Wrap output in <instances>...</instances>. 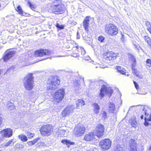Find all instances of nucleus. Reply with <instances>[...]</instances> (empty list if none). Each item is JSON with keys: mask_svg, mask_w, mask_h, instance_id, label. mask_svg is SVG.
<instances>
[{"mask_svg": "<svg viewBox=\"0 0 151 151\" xmlns=\"http://www.w3.org/2000/svg\"><path fill=\"white\" fill-rule=\"evenodd\" d=\"M65 9L64 5L59 0H56L51 4L48 9V11L50 12L58 14L63 13Z\"/></svg>", "mask_w": 151, "mask_h": 151, "instance_id": "obj_1", "label": "nucleus"}, {"mask_svg": "<svg viewBox=\"0 0 151 151\" xmlns=\"http://www.w3.org/2000/svg\"><path fill=\"white\" fill-rule=\"evenodd\" d=\"M34 77L32 73H29L24 78L23 80V86L27 90H32L33 88Z\"/></svg>", "mask_w": 151, "mask_h": 151, "instance_id": "obj_2", "label": "nucleus"}, {"mask_svg": "<svg viewBox=\"0 0 151 151\" xmlns=\"http://www.w3.org/2000/svg\"><path fill=\"white\" fill-rule=\"evenodd\" d=\"M48 85H49V89L54 90L57 88L60 85V81L55 76H52L49 77L47 81Z\"/></svg>", "mask_w": 151, "mask_h": 151, "instance_id": "obj_3", "label": "nucleus"}, {"mask_svg": "<svg viewBox=\"0 0 151 151\" xmlns=\"http://www.w3.org/2000/svg\"><path fill=\"white\" fill-rule=\"evenodd\" d=\"M118 31L117 28L112 24H108L105 27V32L110 35H116L118 33Z\"/></svg>", "mask_w": 151, "mask_h": 151, "instance_id": "obj_4", "label": "nucleus"}, {"mask_svg": "<svg viewBox=\"0 0 151 151\" xmlns=\"http://www.w3.org/2000/svg\"><path fill=\"white\" fill-rule=\"evenodd\" d=\"M53 130L52 126L48 124L42 126L40 130L42 135L49 136L52 133Z\"/></svg>", "mask_w": 151, "mask_h": 151, "instance_id": "obj_5", "label": "nucleus"}, {"mask_svg": "<svg viewBox=\"0 0 151 151\" xmlns=\"http://www.w3.org/2000/svg\"><path fill=\"white\" fill-rule=\"evenodd\" d=\"M113 91L111 88L109 87H107L105 85H103L100 89V92L99 95L101 99L104 96L105 93L108 96H111L113 93Z\"/></svg>", "mask_w": 151, "mask_h": 151, "instance_id": "obj_6", "label": "nucleus"}, {"mask_svg": "<svg viewBox=\"0 0 151 151\" xmlns=\"http://www.w3.org/2000/svg\"><path fill=\"white\" fill-rule=\"evenodd\" d=\"M100 146L103 150L109 149L111 145V141L109 139H106L101 141L99 143Z\"/></svg>", "mask_w": 151, "mask_h": 151, "instance_id": "obj_7", "label": "nucleus"}, {"mask_svg": "<svg viewBox=\"0 0 151 151\" xmlns=\"http://www.w3.org/2000/svg\"><path fill=\"white\" fill-rule=\"evenodd\" d=\"M53 54L54 52L52 51L43 49L38 50L35 52V55L37 57H42L45 55L49 56Z\"/></svg>", "mask_w": 151, "mask_h": 151, "instance_id": "obj_8", "label": "nucleus"}, {"mask_svg": "<svg viewBox=\"0 0 151 151\" xmlns=\"http://www.w3.org/2000/svg\"><path fill=\"white\" fill-rule=\"evenodd\" d=\"M85 131V128L83 125H78L74 128L73 132L75 135L79 137L82 135Z\"/></svg>", "mask_w": 151, "mask_h": 151, "instance_id": "obj_9", "label": "nucleus"}, {"mask_svg": "<svg viewBox=\"0 0 151 151\" xmlns=\"http://www.w3.org/2000/svg\"><path fill=\"white\" fill-rule=\"evenodd\" d=\"M65 94L64 90L63 88L60 89L56 91L54 96V99L56 100L58 102L61 101L63 99Z\"/></svg>", "mask_w": 151, "mask_h": 151, "instance_id": "obj_10", "label": "nucleus"}, {"mask_svg": "<svg viewBox=\"0 0 151 151\" xmlns=\"http://www.w3.org/2000/svg\"><path fill=\"white\" fill-rule=\"evenodd\" d=\"M104 55V58L108 61L114 60L116 58L117 56L116 54L111 51L105 52Z\"/></svg>", "mask_w": 151, "mask_h": 151, "instance_id": "obj_11", "label": "nucleus"}, {"mask_svg": "<svg viewBox=\"0 0 151 151\" xmlns=\"http://www.w3.org/2000/svg\"><path fill=\"white\" fill-rule=\"evenodd\" d=\"M12 130L10 128L5 129L1 131L2 137L0 138V142L2 141L3 137H9L12 135Z\"/></svg>", "mask_w": 151, "mask_h": 151, "instance_id": "obj_12", "label": "nucleus"}, {"mask_svg": "<svg viewBox=\"0 0 151 151\" xmlns=\"http://www.w3.org/2000/svg\"><path fill=\"white\" fill-rule=\"evenodd\" d=\"M142 110L143 111H144L145 116V122L144 123V124L145 126H147L149 125V123L148 121L149 122L151 121V113L149 114L147 112L149 111H150V110L149 109L147 108V107H144L142 108Z\"/></svg>", "mask_w": 151, "mask_h": 151, "instance_id": "obj_13", "label": "nucleus"}, {"mask_svg": "<svg viewBox=\"0 0 151 151\" xmlns=\"http://www.w3.org/2000/svg\"><path fill=\"white\" fill-rule=\"evenodd\" d=\"M75 107L73 105L69 106H67L62 112V115L63 117H65L69 115L70 114L73 112Z\"/></svg>", "mask_w": 151, "mask_h": 151, "instance_id": "obj_14", "label": "nucleus"}, {"mask_svg": "<svg viewBox=\"0 0 151 151\" xmlns=\"http://www.w3.org/2000/svg\"><path fill=\"white\" fill-rule=\"evenodd\" d=\"M104 128L103 125L99 124H98L96 127V134L98 137L103 136L104 132Z\"/></svg>", "mask_w": 151, "mask_h": 151, "instance_id": "obj_15", "label": "nucleus"}, {"mask_svg": "<svg viewBox=\"0 0 151 151\" xmlns=\"http://www.w3.org/2000/svg\"><path fill=\"white\" fill-rule=\"evenodd\" d=\"M15 53V51L11 49L6 50L5 52V55L3 57L4 61L6 62Z\"/></svg>", "mask_w": 151, "mask_h": 151, "instance_id": "obj_16", "label": "nucleus"}, {"mask_svg": "<svg viewBox=\"0 0 151 151\" xmlns=\"http://www.w3.org/2000/svg\"><path fill=\"white\" fill-rule=\"evenodd\" d=\"M109 107V111L111 113H115L117 112L116 110L115 105L114 104L111 102L109 101L108 104Z\"/></svg>", "mask_w": 151, "mask_h": 151, "instance_id": "obj_17", "label": "nucleus"}, {"mask_svg": "<svg viewBox=\"0 0 151 151\" xmlns=\"http://www.w3.org/2000/svg\"><path fill=\"white\" fill-rule=\"evenodd\" d=\"M89 22V17H86L84 19L83 22V25L85 30L88 32V31Z\"/></svg>", "mask_w": 151, "mask_h": 151, "instance_id": "obj_18", "label": "nucleus"}, {"mask_svg": "<svg viewBox=\"0 0 151 151\" xmlns=\"http://www.w3.org/2000/svg\"><path fill=\"white\" fill-rule=\"evenodd\" d=\"M94 137V133L92 132L86 134L84 137V139L86 141H90L93 140Z\"/></svg>", "mask_w": 151, "mask_h": 151, "instance_id": "obj_19", "label": "nucleus"}, {"mask_svg": "<svg viewBox=\"0 0 151 151\" xmlns=\"http://www.w3.org/2000/svg\"><path fill=\"white\" fill-rule=\"evenodd\" d=\"M18 12V13L22 16H26L28 14L24 12L22 9L21 7L19 5L15 9Z\"/></svg>", "mask_w": 151, "mask_h": 151, "instance_id": "obj_20", "label": "nucleus"}, {"mask_svg": "<svg viewBox=\"0 0 151 151\" xmlns=\"http://www.w3.org/2000/svg\"><path fill=\"white\" fill-rule=\"evenodd\" d=\"M131 125L132 127L136 128L137 126V122L135 117L133 116L131 118Z\"/></svg>", "mask_w": 151, "mask_h": 151, "instance_id": "obj_21", "label": "nucleus"}, {"mask_svg": "<svg viewBox=\"0 0 151 151\" xmlns=\"http://www.w3.org/2000/svg\"><path fill=\"white\" fill-rule=\"evenodd\" d=\"M116 69L117 70V71L122 74H125V75L128 76V74H126V73L125 72V69L122 67L119 66H116Z\"/></svg>", "mask_w": 151, "mask_h": 151, "instance_id": "obj_22", "label": "nucleus"}, {"mask_svg": "<svg viewBox=\"0 0 151 151\" xmlns=\"http://www.w3.org/2000/svg\"><path fill=\"white\" fill-rule=\"evenodd\" d=\"M85 103L84 101L82 99H78L76 102V109H79V107L80 106H83L84 105Z\"/></svg>", "mask_w": 151, "mask_h": 151, "instance_id": "obj_23", "label": "nucleus"}, {"mask_svg": "<svg viewBox=\"0 0 151 151\" xmlns=\"http://www.w3.org/2000/svg\"><path fill=\"white\" fill-rule=\"evenodd\" d=\"M130 59L131 61L133 62L132 65V69H133L136 65V60L134 56L132 55H130Z\"/></svg>", "mask_w": 151, "mask_h": 151, "instance_id": "obj_24", "label": "nucleus"}, {"mask_svg": "<svg viewBox=\"0 0 151 151\" xmlns=\"http://www.w3.org/2000/svg\"><path fill=\"white\" fill-rule=\"evenodd\" d=\"M61 142L64 144H65L68 147H69L70 145H73L75 144L74 142L66 139L62 140Z\"/></svg>", "mask_w": 151, "mask_h": 151, "instance_id": "obj_25", "label": "nucleus"}, {"mask_svg": "<svg viewBox=\"0 0 151 151\" xmlns=\"http://www.w3.org/2000/svg\"><path fill=\"white\" fill-rule=\"evenodd\" d=\"M129 144L130 148L136 147V142L134 139H130L129 140Z\"/></svg>", "mask_w": 151, "mask_h": 151, "instance_id": "obj_26", "label": "nucleus"}, {"mask_svg": "<svg viewBox=\"0 0 151 151\" xmlns=\"http://www.w3.org/2000/svg\"><path fill=\"white\" fill-rule=\"evenodd\" d=\"M93 105L94 106V111L96 114H97L100 109V107L98 104L96 103H93Z\"/></svg>", "mask_w": 151, "mask_h": 151, "instance_id": "obj_27", "label": "nucleus"}, {"mask_svg": "<svg viewBox=\"0 0 151 151\" xmlns=\"http://www.w3.org/2000/svg\"><path fill=\"white\" fill-rule=\"evenodd\" d=\"M19 138L23 142H26L27 140V137L24 134H21L19 136Z\"/></svg>", "mask_w": 151, "mask_h": 151, "instance_id": "obj_28", "label": "nucleus"}, {"mask_svg": "<svg viewBox=\"0 0 151 151\" xmlns=\"http://www.w3.org/2000/svg\"><path fill=\"white\" fill-rule=\"evenodd\" d=\"M7 107L8 109L10 110L13 109L14 108V104L9 101H8L7 105Z\"/></svg>", "mask_w": 151, "mask_h": 151, "instance_id": "obj_29", "label": "nucleus"}, {"mask_svg": "<svg viewBox=\"0 0 151 151\" xmlns=\"http://www.w3.org/2000/svg\"><path fill=\"white\" fill-rule=\"evenodd\" d=\"M143 38L145 42L147 43L148 45L151 43V39L148 36H144Z\"/></svg>", "mask_w": 151, "mask_h": 151, "instance_id": "obj_30", "label": "nucleus"}, {"mask_svg": "<svg viewBox=\"0 0 151 151\" xmlns=\"http://www.w3.org/2000/svg\"><path fill=\"white\" fill-rule=\"evenodd\" d=\"M145 24L147 27V29L149 31L151 30V25L150 22L148 21H145Z\"/></svg>", "mask_w": 151, "mask_h": 151, "instance_id": "obj_31", "label": "nucleus"}, {"mask_svg": "<svg viewBox=\"0 0 151 151\" xmlns=\"http://www.w3.org/2000/svg\"><path fill=\"white\" fill-rule=\"evenodd\" d=\"M56 27L58 28V30H62L64 28V25H60L59 23H57L55 25Z\"/></svg>", "mask_w": 151, "mask_h": 151, "instance_id": "obj_32", "label": "nucleus"}, {"mask_svg": "<svg viewBox=\"0 0 151 151\" xmlns=\"http://www.w3.org/2000/svg\"><path fill=\"white\" fill-rule=\"evenodd\" d=\"M28 4L29 5L30 8L32 10H33L35 9L36 6L35 5L31 3L29 1H28Z\"/></svg>", "mask_w": 151, "mask_h": 151, "instance_id": "obj_33", "label": "nucleus"}, {"mask_svg": "<svg viewBox=\"0 0 151 151\" xmlns=\"http://www.w3.org/2000/svg\"><path fill=\"white\" fill-rule=\"evenodd\" d=\"M26 134L28 138H32L34 135V134L29 132H27L26 133Z\"/></svg>", "mask_w": 151, "mask_h": 151, "instance_id": "obj_34", "label": "nucleus"}, {"mask_svg": "<svg viewBox=\"0 0 151 151\" xmlns=\"http://www.w3.org/2000/svg\"><path fill=\"white\" fill-rule=\"evenodd\" d=\"M132 72L133 73H134L136 76H138L139 74V73H140L139 71H138L135 69V67H134V68H133V69H132Z\"/></svg>", "mask_w": 151, "mask_h": 151, "instance_id": "obj_35", "label": "nucleus"}, {"mask_svg": "<svg viewBox=\"0 0 151 151\" xmlns=\"http://www.w3.org/2000/svg\"><path fill=\"white\" fill-rule=\"evenodd\" d=\"M147 65L149 67L151 66V59H148L146 61Z\"/></svg>", "mask_w": 151, "mask_h": 151, "instance_id": "obj_36", "label": "nucleus"}, {"mask_svg": "<svg viewBox=\"0 0 151 151\" xmlns=\"http://www.w3.org/2000/svg\"><path fill=\"white\" fill-rule=\"evenodd\" d=\"M15 66H12L9 67V68H8L7 69V72H8V71H9L10 70H14L15 69Z\"/></svg>", "mask_w": 151, "mask_h": 151, "instance_id": "obj_37", "label": "nucleus"}, {"mask_svg": "<svg viewBox=\"0 0 151 151\" xmlns=\"http://www.w3.org/2000/svg\"><path fill=\"white\" fill-rule=\"evenodd\" d=\"M12 140L11 139L9 141H8L7 142H6V144L4 145V146L7 147L12 142Z\"/></svg>", "mask_w": 151, "mask_h": 151, "instance_id": "obj_38", "label": "nucleus"}, {"mask_svg": "<svg viewBox=\"0 0 151 151\" xmlns=\"http://www.w3.org/2000/svg\"><path fill=\"white\" fill-rule=\"evenodd\" d=\"M98 40L101 42H103L104 40V38L102 36H100L98 37Z\"/></svg>", "mask_w": 151, "mask_h": 151, "instance_id": "obj_39", "label": "nucleus"}, {"mask_svg": "<svg viewBox=\"0 0 151 151\" xmlns=\"http://www.w3.org/2000/svg\"><path fill=\"white\" fill-rule=\"evenodd\" d=\"M133 83L135 88L137 90H138L139 89V87L138 83L135 81H134Z\"/></svg>", "mask_w": 151, "mask_h": 151, "instance_id": "obj_40", "label": "nucleus"}, {"mask_svg": "<svg viewBox=\"0 0 151 151\" xmlns=\"http://www.w3.org/2000/svg\"><path fill=\"white\" fill-rule=\"evenodd\" d=\"M103 117L104 118H106L107 117V113L105 111H103Z\"/></svg>", "mask_w": 151, "mask_h": 151, "instance_id": "obj_41", "label": "nucleus"}, {"mask_svg": "<svg viewBox=\"0 0 151 151\" xmlns=\"http://www.w3.org/2000/svg\"><path fill=\"white\" fill-rule=\"evenodd\" d=\"M27 143L30 146L33 145L35 144L34 143H33V141L28 142Z\"/></svg>", "mask_w": 151, "mask_h": 151, "instance_id": "obj_42", "label": "nucleus"}, {"mask_svg": "<svg viewBox=\"0 0 151 151\" xmlns=\"http://www.w3.org/2000/svg\"><path fill=\"white\" fill-rule=\"evenodd\" d=\"M74 85L75 86H78L79 85L78 81L77 80H75L74 81Z\"/></svg>", "mask_w": 151, "mask_h": 151, "instance_id": "obj_43", "label": "nucleus"}, {"mask_svg": "<svg viewBox=\"0 0 151 151\" xmlns=\"http://www.w3.org/2000/svg\"><path fill=\"white\" fill-rule=\"evenodd\" d=\"M81 54L83 55L85 54L86 52L84 49L83 48L81 49Z\"/></svg>", "mask_w": 151, "mask_h": 151, "instance_id": "obj_44", "label": "nucleus"}, {"mask_svg": "<svg viewBox=\"0 0 151 151\" xmlns=\"http://www.w3.org/2000/svg\"><path fill=\"white\" fill-rule=\"evenodd\" d=\"M79 55V54L78 53H73L72 55V56L75 58L78 57Z\"/></svg>", "mask_w": 151, "mask_h": 151, "instance_id": "obj_45", "label": "nucleus"}, {"mask_svg": "<svg viewBox=\"0 0 151 151\" xmlns=\"http://www.w3.org/2000/svg\"><path fill=\"white\" fill-rule=\"evenodd\" d=\"M129 151H137L136 147L130 148Z\"/></svg>", "mask_w": 151, "mask_h": 151, "instance_id": "obj_46", "label": "nucleus"}, {"mask_svg": "<svg viewBox=\"0 0 151 151\" xmlns=\"http://www.w3.org/2000/svg\"><path fill=\"white\" fill-rule=\"evenodd\" d=\"M40 139V138L39 137L35 139H34L33 140V143H34V144H35V143H36Z\"/></svg>", "mask_w": 151, "mask_h": 151, "instance_id": "obj_47", "label": "nucleus"}, {"mask_svg": "<svg viewBox=\"0 0 151 151\" xmlns=\"http://www.w3.org/2000/svg\"><path fill=\"white\" fill-rule=\"evenodd\" d=\"M137 77H139V78H140V79H142V78L143 77V76H142V75L141 74V73H140L137 76H136Z\"/></svg>", "mask_w": 151, "mask_h": 151, "instance_id": "obj_48", "label": "nucleus"}, {"mask_svg": "<svg viewBox=\"0 0 151 151\" xmlns=\"http://www.w3.org/2000/svg\"><path fill=\"white\" fill-rule=\"evenodd\" d=\"M77 38L78 39H79L80 38V36L78 32H77Z\"/></svg>", "mask_w": 151, "mask_h": 151, "instance_id": "obj_49", "label": "nucleus"}, {"mask_svg": "<svg viewBox=\"0 0 151 151\" xmlns=\"http://www.w3.org/2000/svg\"><path fill=\"white\" fill-rule=\"evenodd\" d=\"M135 47L138 50L139 49V48H141V47L140 46H139L138 45H135Z\"/></svg>", "mask_w": 151, "mask_h": 151, "instance_id": "obj_50", "label": "nucleus"}, {"mask_svg": "<svg viewBox=\"0 0 151 151\" xmlns=\"http://www.w3.org/2000/svg\"><path fill=\"white\" fill-rule=\"evenodd\" d=\"M63 56H64L63 55H58V56H57V55H55L54 57H63Z\"/></svg>", "mask_w": 151, "mask_h": 151, "instance_id": "obj_51", "label": "nucleus"}, {"mask_svg": "<svg viewBox=\"0 0 151 151\" xmlns=\"http://www.w3.org/2000/svg\"><path fill=\"white\" fill-rule=\"evenodd\" d=\"M83 40H87V38H88V37H87V38H86V37H84L83 36Z\"/></svg>", "mask_w": 151, "mask_h": 151, "instance_id": "obj_52", "label": "nucleus"}, {"mask_svg": "<svg viewBox=\"0 0 151 151\" xmlns=\"http://www.w3.org/2000/svg\"><path fill=\"white\" fill-rule=\"evenodd\" d=\"M137 107H139V108H141L142 107V106L141 105H139L137 106Z\"/></svg>", "mask_w": 151, "mask_h": 151, "instance_id": "obj_53", "label": "nucleus"}, {"mask_svg": "<svg viewBox=\"0 0 151 151\" xmlns=\"http://www.w3.org/2000/svg\"><path fill=\"white\" fill-rule=\"evenodd\" d=\"M140 118H141V119H143V115H142L141 116H140Z\"/></svg>", "mask_w": 151, "mask_h": 151, "instance_id": "obj_54", "label": "nucleus"}, {"mask_svg": "<svg viewBox=\"0 0 151 151\" xmlns=\"http://www.w3.org/2000/svg\"><path fill=\"white\" fill-rule=\"evenodd\" d=\"M2 70H0V76L1 75V73Z\"/></svg>", "mask_w": 151, "mask_h": 151, "instance_id": "obj_55", "label": "nucleus"}, {"mask_svg": "<svg viewBox=\"0 0 151 151\" xmlns=\"http://www.w3.org/2000/svg\"><path fill=\"white\" fill-rule=\"evenodd\" d=\"M149 45V46L150 47H151V43H150V44H149V45Z\"/></svg>", "mask_w": 151, "mask_h": 151, "instance_id": "obj_56", "label": "nucleus"}, {"mask_svg": "<svg viewBox=\"0 0 151 151\" xmlns=\"http://www.w3.org/2000/svg\"><path fill=\"white\" fill-rule=\"evenodd\" d=\"M150 150H151V145L150 146V147L149 149Z\"/></svg>", "mask_w": 151, "mask_h": 151, "instance_id": "obj_57", "label": "nucleus"}, {"mask_svg": "<svg viewBox=\"0 0 151 151\" xmlns=\"http://www.w3.org/2000/svg\"><path fill=\"white\" fill-rule=\"evenodd\" d=\"M3 2H5L7 0H2Z\"/></svg>", "mask_w": 151, "mask_h": 151, "instance_id": "obj_58", "label": "nucleus"}, {"mask_svg": "<svg viewBox=\"0 0 151 151\" xmlns=\"http://www.w3.org/2000/svg\"><path fill=\"white\" fill-rule=\"evenodd\" d=\"M50 58H51V57H48L46 59L48 58H50Z\"/></svg>", "mask_w": 151, "mask_h": 151, "instance_id": "obj_59", "label": "nucleus"}, {"mask_svg": "<svg viewBox=\"0 0 151 151\" xmlns=\"http://www.w3.org/2000/svg\"><path fill=\"white\" fill-rule=\"evenodd\" d=\"M124 35L122 34V37H124Z\"/></svg>", "mask_w": 151, "mask_h": 151, "instance_id": "obj_60", "label": "nucleus"}, {"mask_svg": "<svg viewBox=\"0 0 151 151\" xmlns=\"http://www.w3.org/2000/svg\"><path fill=\"white\" fill-rule=\"evenodd\" d=\"M76 48L77 49H78V46H76Z\"/></svg>", "mask_w": 151, "mask_h": 151, "instance_id": "obj_61", "label": "nucleus"}, {"mask_svg": "<svg viewBox=\"0 0 151 151\" xmlns=\"http://www.w3.org/2000/svg\"><path fill=\"white\" fill-rule=\"evenodd\" d=\"M99 82H103V81H102V80H100V81H99Z\"/></svg>", "mask_w": 151, "mask_h": 151, "instance_id": "obj_62", "label": "nucleus"}, {"mask_svg": "<svg viewBox=\"0 0 151 151\" xmlns=\"http://www.w3.org/2000/svg\"><path fill=\"white\" fill-rule=\"evenodd\" d=\"M122 39H123V37H122V38H121V40H122Z\"/></svg>", "mask_w": 151, "mask_h": 151, "instance_id": "obj_63", "label": "nucleus"}, {"mask_svg": "<svg viewBox=\"0 0 151 151\" xmlns=\"http://www.w3.org/2000/svg\"><path fill=\"white\" fill-rule=\"evenodd\" d=\"M149 32H150V34H151V30H150V31H149Z\"/></svg>", "mask_w": 151, "mask_h": 151, "instance_id": "obj_64", "label": "nucleus"}]
</instances>
